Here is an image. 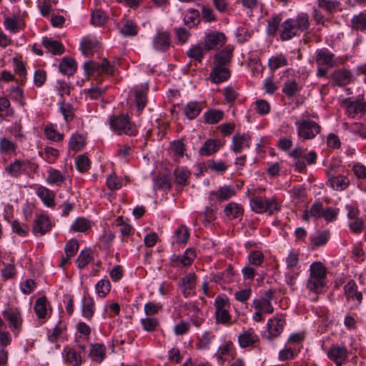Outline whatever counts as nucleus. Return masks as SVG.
<instances>
[{
    "label": "nucleus",
    "mask_w": 366,
    "mask_h": 366,
    "mask_svg": "<svg viewBox=\"0 0 366 366\" xmlns=\"http://www.w3.org/2000/svg\"><path fill=\"white\" fill-rule=\"evenodd\" d=\"M309 27L308 14H298L296 16L285 20L281 24V39L284 41L290 40L296 36H300Z\"/></svg>",
    "instance_id": "obj_1"
},
{
    "label": "nucleus",
    "mask_w": 366,
    "mask_h": 366,
    "mask_svg": "<svg viewBox=\"0 0 366 366\" xmlns=\"http://www.w3.org/2000/svg\"><path fill=\"white\" fill-rule=\"evenodd\" d=\"M303 116L308 117V114L306 113ZM295 124L297 127V136L302 141L314 139L322 129L318 123L309 118L297 120Z\"/></svg>",
    "instance_id": "obj_2"
},
{
    "label": "nucleus",
    "mask_w": 366,
    "mask_h": 366,
    "mask_svg": "<svg viewBox=\"0 0 366 366\" xmlns=\"http://www.w3.org/2000/svg\"><path fill=\"white\" fill-rule=\"evenodd\" d=\"M111 129L118 134H125L129 136L136 135V125L125 115L113 116L110 118Z\"/></svg>",
    "instance_id": "obj_3"
},
{
    "label": "nucleus",
    "mask_w": 366,
    "mask_h": 366,
    "mask_svg": "<svg viewBox=\"0 0 366 366\" xmlns=\"http://www.w3.org/2000/svg\"><path fill=\"white\" fill-rule=\"evenodd\" d=\"M274 292L272 290H266L262 297L253 300L252 307L264 314H272L274 312V307L271 301L274 298Z\"/></svg>",
    "instance_id": "obj_4"
},
{
    "label": "nucleus",
    "mask_w": 366,
    "mask_h": 366,
    "mask_svg": "<svg viewBox=\"0 0 366 366\" xmlns=\"http://www.w3.org/2000/svg\"><path fill=\"white\" fill-rule=\"evenodd\" d=\"M4 317L8 321L11 330L17 335L22 325V318L20 310L17 308H8L3 312Z\"/></svg>",
    "instance_id": "obj_5"
},
{
    "label": "nucleus",
    "mask_w": 366,
    "mask_h": 366,
    "mask_svg": "<svg viewBox=\"0 0 366 366\" xmlns=\"http://www.w3.org/2000/svg\"><path fill=\"white\" fill-rule=\"evenodd\" d=\"M342 106L345 108L348 117L352 119H359L366 112V103L363 102L345 99L342 102Z\"/></svg>",
    "instance_id": "obj_6"
},
{
    "label": "nucleus",
    "mask_w": 366,
    "mask_h": 366,
    "mask_svg": "<svg viewBox=\"0 0 366 366\" xmlns=\"http://www.w3.org/2000/svg\"><path fill=\"white\" fill-rule=\"evenodd\" d=\"M327 184L333 189L342 191L346 189L349 184L347 177L337 172L335 168H330L327 172Z\"/></svg>",
    "instance_id": "obj_7"
},
{
    "label": "nucleus",
    "mask_w": 366,
    "mask_h": 366,
    "mask_svg": "<svg viewBox=\"0 0 366 366\" xmlns=\"http://www.w3.org/2000/svg\"><path fill=\"white\" fill-rule=\"evenodd\" d=\"M196 257L195 250L188 248L183 254H173L170 258V264L173 267H182L192 264Z\"/></svg>",
    "instance_id": "obj_8"
},
{
    "label": "nucleus",
    "mask_w": 366,
    "mask_h": 366,
    "mask_svg": "<svg viewBox=\"0 0 366 366\" xmlns=\"http://www.w3.org/2000/svg\"><path fill=\"white\" fill-rule=\"evenodd\" d=\"M285 323V320L282 317L269 319L267 324L268 335L266 338L272 340L278 337L282 332Z\"/></svg>",
    "instance_id": "obj_9"
},
{
    "label": "nucleus",
    "mask_w": 366,
    "mask_h": 366,
    "mask_svg": "<svg viewBox=\"0 0 366 366\" xmlns=\"http://www.w3.org/2000/svg\"><path fill=\"white\" fill-rule=\"evenodd\" d=\"M348 352L345 346L332 345L327 352V357L336 366H342L347 359Z\"/></svg>",
    "instance_id": "obj_10"
},
{
    "label": "nucleus",
    "mask_w": 366,
    "mask_h": 366,
    "mask_svg": "<svg viewBox=\"0 0 366 366\" xmlns=\"http://www.w3.org/2000/svg\"><path fill=\"white\" fill-rule=\"evenodd\" d=\"M197 276L194 272L187 274L182 278L180 287L184 297L195 295Z\"/></svg>",
    "instance_id": "obj_11"
},
{
    "label": "nucleus",
    "mask_w": 366,
    "mask_h": 366,
    "mask_svg": "<svg viewBox=\"0 0 366 366\" xmlns=\"http://www.w3.org/2000/svg\"><path fill=\"white\" fill-rule=\"evenodd\" d=\"M315 54V61L320 66L332 68L337 64L334 54L327 49H317Z\"/></svg>",
    "instance_id": "obj_12"
},
{
    "label": "nucleus",
    "mask_w": 366,
    "mask_h": 366,
    "mask_svg": "<svg viewBox=\"0 0 366 366\" xmlns=\"http://www.w3.org/2000/svg\"><path fill=\"white\" fill-rule=\"evenodd\" d=\"M225 36L222 32L212 31L207 34L204 46L206 51L215 49L225 43Z\"/></svg>",
    "instance_id": "obj_13"
},
{
    "label": "nucleus",
    "mask_w": 366,
    "mask_h": 366,
    "mask_svg": "<svg viewBox=\"0 0 366 366\" xmlns=\"http://www.w3.org/2000/svg\"><path fill=\"white\" fill-rule=\"evenodd\" d=\"M51 227L52 224L48 216L39 214L34 219L33 232L35 235H44L50 231Z\"/></svg>",
    "instance_id": "obj_14"
},
{
    "label": "nucleus",
    "mask_w": 366,
    "mask_h": 366,
    "mask_svg": "<svg viewBox=\"0 0 366 366\" xmlns=\"http://www.w3.org/2000/svg\"><path fill=\"white\" fill-rule=\"evenodd\" d=\"M230 75V71L228 67L213 65L209 74V79L212 83L219 84L228 80Z\"/></svg>",
    "instance_id": "obj_15"
},
{
    "label": "nucleus",
    "mask_w": 366,
    "mask_h": 366,
    "mask_svg": "<svg viewBox=\"0 0 366 366\" xmlns=\"http://www.w3.org/2000/svg\"><path fill=\"white\" fill-rule=\"evenodd\" d=\"M233 47L227 46L217 52L214 56L213 65L228 67L232 57Z\"/></svg>",
    "instance_id": "obj_16"
},
{
    "label": "nucleus",
    "mask_w": 366,
    "mask_h": 366,
    "mask_svg": "<svg viewBox=\"0 0 366 366\" xmlns=\"http://www.w3.org/2000/svg\"><path fill=\"white\" fill-rule=\"evenodd\" d=\"M250 137L245 134H235L232 137L231 149L236 154H239L244 148L249 147Z\"/></svg>",
    "instance_id": "obj_17"
},
{
    "label": "nucleus",
    "mask_w": 366,
    "mask_h": 366,
    "mask_svg": "<svg viewBox=\"0 0 366 366\" xmlns=\"http://www.w3.org/2000/svg\"><path fill=\"white\" fill-rule=\"evenodd\" d=\"M170 44V35L166 31H158L154 37L153 44L157 50L166 51L169 48Z\"/></svg>",
    "instance_id": "obj_18"
},
{
    "label": "nucleus",
    "mask_w": 366,
    "mask_h": 366,
    "mask_svg": "<svg viewBox=\"0 0 366 366\" xmlns=\"http://www.w3.org/2000/svg\"><path fill=\"white\" fill-rule=\"evenodd\" d=\"M289 156L293 159L305 158L307 164H315L317 161V155L315 151H310L305 154V149L301 147H297L289 153Z\"/></svg>",
    "instance_id": "obj_19"
},
{
    "label": "nucleus",
    "mask_w": 366,
    "mask_h": 366,
    "mask_svg": "<svg viewBox=\"0 0 366 366\" xmlns=\"http://www.w3.org/2000/svg\"><path fill=\"white\" fill-rule=\"evenodd\" d=\"M222 147V144L220 140L209 139L204 142L199 150V154L201 156H209L216 153Z\"/></svg>",
    "instance_id": "obj_20"
},
{
    "label": "nucleus",
    "mask_w": 366,
    "mask_h": 366,
    "mask_svg": "<svg viewBox=\"0 0 366 366\" xmlns=\"http://www.w3.org/2000/svg\"><path fill=\"white\" fill-rule=\"evenodd\" d=\"M36 194L42 200L44 205L48 207H54L55 194L51 190L41 185L36 187Z\"/></svg>",
    "instance_id": "obj_21"
},
{
    "label": "nucleus",
    "mask_w": 366,
    "mask_h": 366,
    "mask_svg": "<svg viewBox=\"0 0 366 366\" xmlns=\"http://www.w3.org/2000/svg\"><path fill=\"white\" fill-rule=\"evenodd\" d=\"M46 182L50 185L61 187L66 181V175L59 170L49 167L47 170Z\"/></svg>",
    "instance_id": "obj_22"
},
{
    "label": "nucleus",
    "mask_w": 366,
    "mask_h": 366,
    "mask_svg": "<svg viewBox=\"0 0 366 366\" xmlns=\"http://www.w3.org/2000/svg\"><path fill=\"white\" fill-rule=\"evenodd\" d=\"M259 340L257 335L253 330L249 329L244 331L238 337L239 345L242 348L250 347Z\"/></svg>",
    "instance_id": "obj_23"
},
{
    "label": "nucleus",
    "mask_w": 366,
    "mask_h": 366,
    "mask_svg": "<svg viewBox=\"0 0 366 366\" xmlns=\"http://www.w3.org/2000/svg\"><path fill=\"white\" fill-rule=\"evenodd\" d=\"M95 311V303L94 299L88 295L84 296L81 300V313L82 315L88 319L91 320L94 316Z\"/></svg>",
    "instance_id": "obj_24"
},
{
    "label": "nucleus",
    "mask_w": 366,
    "mask_h": 366,
    "mask_svg": "<svg viewBox=\"0 0 366 366\" xmlns=\"http://www.w3.org/2000/svg\"><path fill=\"white\" fill-rule=\"evenodd\" d=\"M317 4L320 9L328 14L341 10V4L337 0H317Z\"/></svg>",
    "instance_id": "obj_25"
},
{
    "label": "nucleus",
    "mask_w": 366,
    "mask_h": 366,
    "mask_svg": "<svg viewBox=\"0 0 366 366\" xmlns=\"http://www.w3.org/2000/svg\"><path fill=\"white\" fill-rule=\"evenodd\" d=\"M42 44L48 51L54 55H60L64 51V48L61 43L47 37L42 39Z\"/></svg>",
    "instance_id": "obj_26"
},
{
    "label": "nucleus",
    "mask_w": 366,
    "mask_h": 366,
    "mask_svg": "<svg viewBox=\"0 0 366 366\" xmlns=\"http://www.w3.org/2000/svg\"><path fill=\"white\" fill-rule=\"evenodd\" d=\"M345 294L346 297L350 300L356 299L358 302H361L362 295L360 292H358L357 286L354 280H350L344 287Z\"/></svg>",
    "instance_id": "obj_27"
},
{
    "label": "nucleus",
    "mask_w": 366,
    "mask_h": 366,
    "mask_svg": "<svg viewBox=\"0 0 366 366\" xmlns=\"http://www.w3.org/2000/svg\"><path fill=\"white\" fill-rule=\"evenodd\" d=\"M202 104L197 102H189L184 109V113L189 119H195L202 110Z\"/></svg>",
    "instance_id": "obj_28"
},
{
    "label": "nucleus",
    "mask_w": 366,
    "mask_h": 366,
    "mask_svg": "<svg viewBox=\"0 0 366 366\" xmlns=\"http://www.w3.org/2000/svg\"><path fill=\"white\" fill-rule=\"evenodd\" d=\"M59 71L65 75H73L76 70L75 61L69 57H64L59 65Z\"/></svg>",
    "instance_id": "obj_29"
},
{
    "label": "nucleus",
    "mask_w": 366,
    "mask_h": 366,
    "mask_svg": "<svg viewBox=\"0 0 366 366\" xmlns=\"http://www.w3.org/2000/svg\"><path fill=\"white\" fill-rule=\"evenodd\" d=\"M243 212L244 209L242 207L235 202L227 204L224 209L225 215L230 219L239 217L243 214Z\"/></svg>",
    "instance_id": "obj_30"
},
{
    "label": "nucleus",
    "mask_w": 366,
    "mask_h": 366,
    "mask_svg": "<svg viewBox=\"0 0 366 366\" xmlns=\"http://www.w3.org/2000/svg\"><path fill=\"white\" fill-rule=\"evenodd\" d=\"M310 274L317 279L326 281L327 269L321 262H315L310 266Z\"/></svg>",
    "instance_id": "obj_31"
},
{
    "label": "nucleus",
    "mask_w": 366,
    "mask_h": 366,
    "mask_svg": "<svg viewBox=\"0 0 366 366\" xmlns=\"http://www.w3.org/2000/svg\"><path fill=\"white\" fill-rule=\"evenodd\" d=\"M288 61L285 55L279 54L272 56L268 61V67L272 71H274L277 69L287 66Z\"/></svg>",
    "instance_id": "obj_32"
},
{
    "label": "nucleus",
    "mask_w": 366,
    "mask_h": 366,
    "mask_svg": "<svg viewBox=\"0 0 366 366\" xmlns=\"http://www.w3.org/2000/svg\"><path fill=\"white\" fill-rule=\"evenodd\" d=\"M105 355L106 347L103 344L91 345L89 356L94 361L101 362L104 359Z\"/></svg>",
    "instance_id": "obj_33"
},
{
    "label": "nucleus",
    "mask_w": 366,
    "mask_h": 366,
    "mask_svg": "<svg viewBox=\"0 0 366 366\" xmlns=\"http://www.w3.org/2000/svg\"><path fill=\"white\" fill-rule=\"evenodd\" d=\"M350 71L345 69H339L333 74V80L338 86H345L351 81Z\"/></svg>",
    "instance_id": "obj_34"
},
{
    "label": "nucleus",
    "mask_w": 366,
    "mask_h": 366,
    "mask_svg": "<svg viewBox=\"0 0 366 366\" xmlns=\"http://www.w3.org/2000/svg\"><path fill=\"white\" fill-rule=\"evenodd\" d=\"M326 285V281L317 279L310 274L307 280L306 287L312 292L319 294L322 292L323 288Z\"/></svg>",
    "instance_id": "obj_35"
},
{
    "label": "nucleus",
    "mask_w": 366,
    "mask_h": 366,
    "mask_svg": "<svg viewBox=\"0 0 366 366\" xmlns=\"http://www.w3.org/2000/svg\"><path fill=\"white\" fill-rule=\"evenodd\" d=\"M267 199L262 196L254 195L249 202L250 207L253 212L257 214H262L265 212Z\"/></svg>",
    "instance_id": "obj_36"
},
{
    "label": "nucleus",
    "mask_w": 366,
    "mask_h": 366,
    "mask_svg": "<svg viewBox=\"0 0 366 366\" xmlns=\"http://www.w3.org/2000/svg\"><path fill=\"white\" fill-rule=\"evenodd\" d=\"M66 361L72 366H79L82 363L81 355L73 348L64 350Z\"/></svg>",
    "instance_id": "obj_37"
},
{
    "label": "nucleus",
    "mask_w": 366,
    "mask_h": 366,
    "mask_svg": "<svg viewBox=\"0 0 366 366\" xmlns=\"http://www.w3.org/2000/svg\"><path fill=\"white\" fill-rule=\"evenodd\" d=\"M92 227V223L89 220L84 217H78L71 226V230L78 232H86Z\"/></svg>",
    "instance_id": "obj_38"
},
{
    "label": "nucleus",
    "mask_w": 366,
    "mask_h": 366,
    "mask_svg": "<svg viewBox=\"0 0 366 366\" xmlns=\"http://www.w3.org/2000/svg\"><path fill=\"white\" fill-rule=\"evenodd\" d=\"M46 302V297H41L34 303V311L39 319H44L46 317L47 313Z\"/></svg>",
    "instance_id": "obj_39"
},
{
    "label": "nucleus",
    "mask_w": 366,
    "mask_h": 366,
    "mask_svg": "<svg viewBox=\"0 0 366 366\" xmlns=\"http://www.w3.org/2000/svg\"><path fill=\"white\" fill-rule=\"evenodd\" d=\"M25 165V162L20 159H16L14 162L6 168V171L12 177H18L23 172V167Z\"/></svg>",
    "instance_id": "obj_40"
},
{
    "label": "nucleus",
    "mask_w": 366,
    "mask_h": 366,
    "mask_svg": "<svg viewBox=\"0 0 366 366\" xmlns=\"http://www.w3.org/2000/svg\"><path fill=\"white\" fill-rule=\"evenodd\" d=\"M233 277L232 268L229 266L227 269L222 272L214 274L212 275V280L216 283H227L232 280Z\"/></svg>",
    "instance_id": "obj_41"
},
{
    "label": "nucleus",
    "mask_w": 366,
    "mask_h": 366,
    "mask_svg": "<svg viewBox=\"0 0 366 366\" xmlns=\"http://www.w3.org/2000/svg\"><path fill=\"white\" fill-rule=\"evenodd\" d=\"M85 145V137L79 134H74L70 138L69 142V149L78 152L80 151Z\"/></svg>",
    "instance_id": "obj_42"
},
{
    "label": "nucleus",
    "mask_w": 366,
    "mask_h": 366,
    "mask_svg": "<svg viewBox=\"0 0 366 366\" xmlns=\"http://www.w3.org/2000/svg\"><path fill=\"white\" fill-rule=\"evenodd\" d=\"M208 51L205 50L204 46L195 45L192 46L187 51V55L189 58L194 59L198 62L202 61L204 54Z\"/></svg>",
    "instance_id": "obj_43"
},
{
    "label": "nucleus",
    "mask_w": 366,
    "mask_h": 366,
    "mask_svg": "<svg viewBox=\"0 0 366 366\" xmlns=\"http://www.w3.org/2000/svg\"><path fill=\"white\" fill-rule=\"evenodd\" d=\"M281 210V203L274 197L267 199L265 212L268 215H273Z\"/></svg>",
    "instance_id": "obj_44"
},
{
    "label": "nucleus",
    "mask_w": 366,
    "mask_h": 366,
    "mask_svg": "<svg viewBox=\"0 0 366 366\" xmlns=\"http://www.w3.org/2000/svg\"><path fill=\"white\" fill-rule=\"evenodd\" d=\"M17 146L16 143L7 138H2L0 140V152L5 154L15 153Z\"/></svg>",
    "instance_id": "obj_45"
},
{
    "label": "nucleus",
    "mask_w": 366,
    "mask_h": 366,
    "mask_svg": "<svg viewBox=\"0 0 366 366\" xmlns=\"http://www.w3.org/2000/svg\"><path fill=\"white\" fill-rule=\"evenodd\" d=\"M290 194L292 198V201L297 204L302 202L305 199L306 192L305 189L302 187H294L290 191Z\"/></svg>",
    "instance_id": "obj_46"
},
{
    "label": "nucleus",
    "mask_w": 366,
    "mask_h": 366,
    "mask_svg": "<svg viewBox=\"0 0 366 366\" xmlns=\"http://www.w3.org/2000/svg\"><path fill=\"white\" fill-rule=\"evenodd\" d=\"M224 113L222 111L211 109L204 113V117L207 124H217L223 118Z\"/></svg>",
    "instance_id": "obj_47"
},
{
    "label": "nucleus",
    "mask_w": 366,
    "mask_h": 366,
    "mask_svg": "<svg viewBox=\"0 0 366 366\" xmlns=\"http://www.w3.org/2000/svg\"><path fill=\"white\" fill-rule=\"evenodd\" d=\"M111 289L110 282L108 280H101L95 285L96 292L101 298L106 297Z\"/></svg>",
    "instance_id": "obj_48"
},
{
    "label": "nucleus",
    "mask_w": 366,
    "mask_h": 366,
    "mask_svg": "<svg viewBox=\"0 0 366 366\" xmlns=\"http://www.w3.org/2000/svg\"><path fill=\"white\" fill-rule=\"evenodd\" d=\"M300 268H287L285 272V282L286 283L293 287L297 282V280L300 274Z\"/></svg>",
    "instance_id": "obj_49"
},
{
    "label": "nucleus",
    "mask_w": 366,
    "mask_h": 366,
    "mask_svg": "<svg viewBox=\"0 0 366 366\" xmlns=\"http://www.w3.org/2000/svg\"><path fill=\"white\" fill-rule=\"evenodd\" d=\"M148 89L144 88L140 90H137L135 92V99L137 102V107L139 112H142L144 108L147 99V92Z\"/></svg>",
    "instance_id": "obj_50"
},
{
    "label": "nucleus",
    "mask_w": 366,
    "mask_h": 366,
    "mask_svg": "<svg viewBox=\"0 0 366 366\" xmlns=\"http://www.w3.org/2000/svg\"><path fill=\"white\" fill-rule=\"evenodd\" d=\"M171 152L176 159L182 158L184 155L185 146L182 141H174L170 145Z\"/></svg>",
    "instance_id": "obj_51"
},
{
    "label": "nucleus",
    "mask_w": 366,
    "mask_h": 366,
    "mask_svg": "<svg viewBox=\"0 0 366 366\" xmlns=\"http://www.w3.org/2000/svg\"><path fill=\"white\" fill-rule=\"evenodd\" d=\"M93 259L90 249L82 250L77 258V266L81 269L86 266Z\"/></svg>",
    "instance_id": "obj_52"
},
{
    "label": "nucleus",
    "mask_w": 366,
    "mask_h": 366,
    "mask_svg": "<svg viewBox=\"0 0 366 366\" xmlns=\"http://www.w3.org/2000/svg\"><path fill=\"white\" fill-rule=\"evenodd\" d=\"M184 21L189 27L196 26L199 22V14L197 10L191 9L185 15Z\"/></svg>",
    "instance_id": "obj_53"
},
{
    "label": "nucleus",
    "mask_w": 366,
    "mask_h": 366,
    "mask_svg": "<svg viewBox=\"0 0 366 366\" xmlns=\"http://www.w3.org/2000/svg\"><path fill=\"white\" fill-rule=\"evenodd\" d=\"M97 44L98 41L96 40L84 39L81 42V50L84 55L89 56L92 54Z\"/></svg>",
    "instance_id": "obj_54"
},
{
    "label": "nucleus",
    "mask_w": 366,
    "mask_h": 366,
    "mask_svg": "<svg viewBox=\"0 0 366 366\" xmlns=\"http://www.w3.org/2000/svg\"><path fill=\"white\" fill-rule=\"evenodd\" d=\"M177 242L178 243L185 244L189 237V232L188 228L184 225L179 227L174 232Z\"/></svg>",
    "instance_id": "obj_55"
},
{
    "label": "nucleus",
    "mask_w": 366,
    "mask_h": 366,
    "mask_svg": "<svg viewBox=\"0 0 366 366\" xmlns=\"http://www.w3.org/2000/svg\"><path fill=\"white\" fill-rule=\"evenodd\" d=\"M175 182L180 185H184L187 184V179L189 176V172L184 168H177L174 172Z\"/></svg>",
    "instance_id": "obj_56"
},
{
    "label": "nucleus",
    "mask_w": 366,
    "mask_h": 366,
    "mask_svg": "<svg viewBox=\"0 0 366 366\" xmlns=\"http://www.w3.org/2000/svg\"><path fill=\"white\" fill-rule=\"evenodd\" d=\"M351 23L352 28L355 29H366V15L361 13L358 15L354 16L352 19Z\"/></svg>",
    "instance_id": "obj_57"
},
{
    "label": "nucleus",
    "mask_w": 366,
    "mask_h": 366,
    "mask_svg": "<svg viewBox=\"0 0 366 366\" xmlns=\"http://www.w3.org/2000/svg\"><path fill=\"white\" fill-rule=\"evenodd\" d=\"M143 329L147 332H153L159 325V321L155 317H146L141 320Z\"/></svg>",
    "instance_id": "obj_58"
},
{
    "label": "nucleus",
    "mask_w": 366,
    "mask_h": 366,
    "mask_svg": "<svg viewBox=\"0 0 366 366\" xmlns=\"http://www.w3.org/2000/svg\"><path fill=\"white\" fill-rule=\"evenodd\" d=\"M287 268H300L299 264V253L292 250L286 258V269Z\"/></svg>",
    "instance_id": "obj_59"
},
{
    "label": "nucleus",
    "mask_w": 366,
    "mask_h": 366,
    "mask_svg": "<svg viewBox=\"0 0 366 366\" xmlns=\"http://www.w3.org/2000/svg\"><path fill=\"white\" fill-rule=\"evenodd\" d=\"M121 33L124 36H135L137 34V26L131 20H127L121 29Z\"/></svg>",
    "instance_id": "obj_60"
},
{
    "label": "nucleus",
    "mask_w": 366,
    "mask_h": 366,
    "mask_svg": "<svg viewBox=\"0 0 366 366\" xmlns=\"http://www.w3.org/2000/svg\"><path fill=\"white\" fill-rule=\"evenodd\" d=\"M299 86L295 80H288L285 83L282 92L287 97H292L299 91Z\"/></svg>",
    "instance_id": "obj_61"
},
{
    "label": "nucleus",
    "mask_w": 366,
    "mask_h": 366,
    "mask_svg": "<svg viewBox=\"0 0 366 366\" xmlns=\"http://www.w3.org/2000/svg\"><path fill=\"white\" fill-rule=\"evenodd\" d=\"M281 18L279 16H274L267 20V31L269 34H274L281 22Z\"/></svg>",
    "instance_id": "obj_62"
},
{
    "label": "nucleus",
    "mask_w": 366,
    "mask_h": 366,
    "mask_svg": "<svg viewBox=\"0 0 366 366\" xmlns=\"http://www.w3.org/2000/svg\"><path fill=\"white\" fill-rule=\"evenodd\" d=\"M76 167L80 172L87 171L90 167L89 158L83 154L78 156L76 159Z\"/></svg>",
    "instance_id": "obj_63"
},
{
    "label": "nucleus",
    "mask_w": 366,
    "mask_h": 366,
    "mask_svg": "<svg viewBox=\"0 0 366 366\" xmlns=\"http://www.w3.org/2000/svg\"><path fill=\"white\" fill-rule=\"evenodd\" d=\"M44 134L49 139L54 142H60L64 137L63 134L58 133L52 125H48L45 127Z\"/></svg>",
    "instance_id": "obj_64"
}]
</instances>
